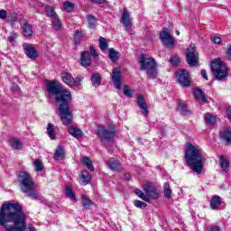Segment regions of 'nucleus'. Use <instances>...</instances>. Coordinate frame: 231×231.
I'll return each instance as SVG.
<instances>
[{"mask_svg": "<svg viewBox=\"0 0 231 231\" xmlns=\"http://www.w3.org/2000/svg\"><path fill=\"white\" fill-rule=\"evenodd\" d=\"M206 124H208V125H216V116L206 114Z\"/></svg>", "mask_w": 231, "mask_h": 231, "instance_id": "obj_40", "label": "nucleus"}, {"mask_svg": "<svg viewBox=\"0 0 231 231\" xmlns=\"http://www.w3.org/2000/svg\"><path fill=\"white\" fill-rule=\"evenodd\" d=\"M82 162L84 163V165H86L88 171H91V172L95 171V168L93 167V162H91V159H89V157H83Z\"/></svg>", "mask_w": 231, "mask_h": 231, "instance_id": "obj_35", "label": "nucleus"}, {"mask_svg": "<svg viewBox=\"0 0 231 231\" xmlns=\"http://www.w3.org/2000/svg\"><path fill=\"white\" fill-rule=\"evenodd\" d=\"M170 62L172 66H178V64H180V58H178V56H172Z\"/></svg>", "mask_w": 231, "mask_h": 231, "instance_id": "obj_46", "label": "nucleus"}, {"mask_svg": "<svg viewBox=\"0 0 231 231\" xmlns=\"http://www.w3.org/2000/svg\"><path fill=\"white\" fill-rule=\"evenodd\" d=\"M221 197L219 196H214L211 199V202H210V208H212V210H216V208H217V207H219L221 205Z\"/></svg>", "mask_w": 231, "mask_h": 231, "instance_id": "obj_28", "label": "nucleus"}, {"mask_svg": "<svg viewBox=\"0 0 231 231\" xmlns=\"http://www.w3.org/2000/svg\"><path fill=\"white\" fill-rule=\"evenodd\" d=\"M89 50H90V52L89 51H85L81 52L79 62L81 66H83V68H88L91 66L92 64L91 57L92 59H94V60H98L99 59L98 54L97 53V50H95L94 46H90Z\"/></svg>", "mask_w": 231, "mask_h": 231, "instance_id": "obj_7", "label": "nucleus"}, {"mask_svg": "<svg viewBox=\"0 0 231 231\" xmlns=\"http://www.w3.org/2000/svg\"><path fill=\"white\" fill-rule=\"evenodd\" d=\"M226 58L228 59V60H231V45L227 48Z\"/></svg>", "mask_w": 231, "mask_h": 231, "instance_id": "obj_54", "label": "nucleus"}, {"mask_svg": "<svg viewBox=\"0 0 231 231\" xmlns=\"http://www.w3.org/2000/svg\"><path fill=\"white\" fill-rule=\"evenodd\" d=\"M51 23L54 30L59 31L62 28V22H60L58 16L52 18Z\"/></svg>", "mask_w": 231, "mask_h": 231, "instance_id": "obj_36", "label": "nucleus"}, {"mask_svg": "<svg viewBox=\"0 0 231 231\" xmlns=\"http://www.w3.org/2000/svg\"><path fill=\"white\" fill-rule=\"evenodd\" d=\"M140 69L146 71L148 79H154L158 77V70L156 69V60L152 58H146L145 54H141L139 57Z\"/></svg>", "mask_w": 231, "mask_h": 231, "instance_id": "obj_5", "label": "nucleus"}, {"mask_svg": "<svg viewBox=\"0 0 231 231\" xmlns=\"http://www.w3.org/2000/svg\"><path fill=\"white\" fill-rule=\"evenodd\" d=\"M17 37V33H15V31L12 32V34L9 36L8 41L9 42H14Z\"/></svg>", "mask_w": 231, "mask_h": 231, "instance_id": "obj_48", "label": "nucleus"}, {"mask_svg": "<svg viewBox=\"0 0 231 231\" xmlns=\"http://www.w3.org/2000/svg\"><path fill=\"white\" fill-rule=\"evenodd\" d=\"M90 80H91L92 86H94V88H98V86H100V84H101L102 77H100V75L96 72V73L92 74Z\"/></svg>", "mask_w": 231, "mask_h": 231, "instance_id": "obj_26", "label": "nucleus"}, {"mask_svg": "<svg viewBox=\"0 0 231 231\" xmlns=\"http://www.w3.org/2000/svg\"><path fill=\"white\" fill-rule=\"evenodd\" d=\"M125 180H126V181H129V180H131V174L129 173L125 174Z\"/></svg>", "mask_w": 231, "mask_h": 231, "instance_id": "obj_59", "label": "nucleus"}, {"mask_svg": "<svg viewBox=\"0 0 231 231\" xmlns=\"http://www.w3.org/2000/svg\"><path fill=\"white\" fill-rule=\"evenodd\" d=\"M134 194H136V196H138V198H141V199H143V201H149V197H147L145 195V193L143 192L141 189H136L134 190Z\"/></svg>", "mask_w": 231, "mask_h": 231, "instance_id": "obj_42", "label": "nucleus"}, {"mask_svg": "<svg viewBox=\"0 0 231 231\" xmlns=\"http://www.w3.org/2000/svg\"><path fill=\"white\" fill-rule=\"evenodd\" d=\"M6 15L7 14L5 10L4 9L0 10V19H3V20L6 19Z\"/></svg>", "mask_w": 231, "mask_h": 231, "instance_id": "obj_52", "label": "nucleus"}, {"mask_svg": "<svg viewBox=\"0 0 231 231\" xmlns=\"http://www.w3.org/2000/svg\"><path fill=\"white\" fill-rule=\"evenodd\" d=\"M68 132L74 138H82V130H80L73 125L69 126Z\"/></svg>", "mask_w": 231, "mask_h": 231, "instance_id": "obj_22", "label": "nucleus"}, {"mask_svg": "<svg viewBox=\"0 0 231 231\" xmlns=\"http://www.w3.org/2000/svg\"><path fill=\"white\" fill-rule=\"evenodd\" d=\"M82 185H88L91 181V175L88 171H82L81 178Z\"/></svg>", "mask_w": 231, "mask_h": 231, "instance_id": "obj_32", "label": "nucleus"}, {"mask_svg": "<svg viewBox=\"0 0 231 231\" xmlns=\"http://www.w3.org/2000/svg\"><path fill=\"white\" fill-rule=\"evenodd\" d=\"M107 42L106 41V38L100 37L99 38V48L102 51L107 50Z\"/></svg>", "mask_w": 231, "mask_h": 231, "instance_id": "obj_43", "label": "nucleus"}, {"mask_svg": "<svg viewBox=\"0 0 231 231\" xmlns=\"http://www.w3.org/2000/svg\"><path fill=\"white\" fill-rule=\"evenodd\" d=\"M10 146L12 147V149H16V151H21V149H23V143L21 142V140L13 137L10 139Z\"/></svg>", "mask_w": 231, "mask_h": 231, "instance_id": "obj_25", "label": "nucleus"}, {"mask_svg": "<svg viewBox=\"0 0 231 231\" xmlns=\"http://www.w3.org/2000/svg\"><path fill=\"white\" fill-rule=\"evenodd\" d=\"M121 23L125 28H129V26H131V14H129V12L125 8L123 9Z\"/></svg>", "mask_w": 231, "mask_h": 231, "instance_id": "obj_18", "label": "nucleus"}, {"mask_svg": "<svg viewBox=\"0 0 231 231\" xmlns=\"http://www.w3.org/2000/svg\"><path fill=\"white\" fill-rule=\"evenodd\" d=\"M47 134L51 138V140H55L57 138L55 134V128L53 126V124L49 123L47 125Z\"/></svg>", "mask_w": 231, "mask_h": 231, "instance_id": "obj_30", "label": "nucleus"}, {"mask_svg": "<svg viewBox=\"0 0 231 231\" xmlns=\"http://www.w3.org/2000/svg\"><path fill=\"white\" fill-rule=\"evenodd\" d=\"M163 190L165 198H171V194H172V189H171V184H169V182L164 183Z\"/></svg>", "mask_w": 231, "mask_h": 231, "instance_id": "obj_38", "label": "nucleus"}, {"mask_svg": "<svg viewBox=\"0 0 231 231\" xmlns=\"http://www.w3.org/2000/svg\"><path fill=\"white\" fill-rule=\"evenodd\" d=\"M65 196H67L69 199H71V201H77V196L75 195V192H73V189L69 186L65 187Z\"/></svg>", "mask_w": 231, "mask_h": 231, "instance_id": "obj_27", "label": "nucleus"}, {"mask_svg": "<svg viewBox=\"0 0 231 231\" xmlns=\"http://www.w3.org/2000/svg\"><path fill=\"white\" fill-rule=\"evenodd\" d=\"M23 48L28 59H32V60H35V59L39 57V52L37 51V50H35V48H33L32 45H30L28 43H23Z\"/></svg>", "mask_w": 231, "mask_h": 231, "instance_id": "obj_12", "label": "nucleus"}, {"mask_svg": "<svg viewBox=\"0 0 231 231\" xmlns=\"http://www.w3.org/2000/svg\"><path fill=\"white\" fill-rule=\"evenodd\" d=\"M211 71L217 80H225L228 77V67L219 59L211 61Z\"/></svg>", "mask_w": 231, "mask_h": 231, "instance_id": "obj_6", "label": "nucleus"}, {"mask_svg": "<svg viewBox=\"0 0 231 231\" xmlns=\"http://www.w3.org/2000/svg\"><path fill=\"white\" fill-rule=\"evenodd\" d=\"M220 138L226 143V145H230L231 143V130L230 128H226L220 132Z\"/></svg>", "mask_w": 231, "mask_h": 231, "instance_id": "obj_20", "label": "nucleus"}, {"mask_svg": "<svg viewBox=\"0 0 231 231\" xmlns=\"http://www.w3.org/2000/svg\"><path fill=\"white\" fill-rule=\"evenodd\" d=\"M63 8L67 10V12H73V10H75V5L69 1H65L63 3Z\"/></svg>", "mask_w": 231, "mask_h": 231, "instance_id": "obj_41", "label": "nucleus"}, {"mask_svg": "<svg viewBox=\"0 0 231 231\" xmlns=\"http://www.w3.org/2000/svg\"><path fill=\"white\" fill-rule=\"evenodd\" d=\"M20 189L23 194H27L31 199H37L39 193L37 192V184L33 181V178L26 171H21L17 176Z\"/></svg>", "mask_w": 231, "mask_h": 231, "instance_id": "obj_4", "label": "nucleus"}, {"mask_svg": "<svg viewBox=\"0 0 231 231\" xmlns=\"http://www.w3.org/2000/svg\"><path fill=\"white\" fill-rule=\"evenodd\" d=\"M10 22L11 23H17V14L13 13L10 14Z\"/></svg>", "mask_w": 231, "mask_h": 231, "instance_id": "obj_49", "label": "nucleus"}, {"mask_svg": "<svg viewBox=\"0 0 231 231\" xmlns=\"http://www.w3.org/2000/svg\"><path fill=\"white\" fill-rule=\"evenodd\" d=\"M226 115H227L228 120H230V122H231V106L227 107Z\"/></svg>", "mask_w": 231, "mask_h": 231, "instance_id": "obj_55", "label": "nucleus"}, {"mask_svg": "<svg viewBox=\"0 0 231 231\" xmlns=\"http://www.w3.org/2000/svg\"><path fill=\"white\" fill-rule=\"evenodd\" d=\"M81 205L84 208H89L93 205V202L86 197V195H83L81 198Z\"/></svg>", "mask_w": 231, "mask_h": 231, "instance_id": "obj_33", "label": "nucleus"}, {"mask_svg": "<svg viewBox=\"0 0 231 231\" xmlns=\"http://www.w3.org/2000/svg\"><path fill=\"white\" fill-rule=\"evenodd\" d=\"M122 71L120 69H114L112 72V80L116 89H122Z\"/></svg>", "mask_w": 231, "mask_h": 231, "instance_id": "obj_13", "label": "nucleus"}, {"mask_svg": "<svg viewBox=\"0 0 231 231\" xmlns=\"http://www.w3.org/2000/svg\"><path fill=\"white\" fill-rule=\"evenodd\" d=\"M193 95L198 102H204L205 104L208 102V100L205 97V93H203V90H201V88H195Z\"/></svg>", "mask_w": 231, "mask_h": 231, "instance_id": "obj_19", "label": "nucleus"}, {"mask_svg": "<svg viewBox=\"0 0 231 231\" xmlns=\"http://www.w3.org/2000/svg\"><path fill=\"white\" fill-rule=\"evenodd\" d=\"M220 167L224 171V172H228V167H230V161L226 159L224 155L219 157Z\"/></svg>", "mask_w": 231, "mask_h": 231, "instance_id": "obj_24", "label": "nucleus"}, {"mask_svg": "<svg viewBox=\"0 0 231 231\" xmlns=\"http://www.w3.org/2000/svg\"><path fill=\"white\" fill-rule=\"evenodd\" d=\"M212 42H214V44H219L221 42V38L215 36L213 38H211Z\"/></svg>", "mask_w": 231, "mask_h": 231, "instance_id": "obj_50", "label": "nucleus"}, {"mask_svg": "<svg viewBox=\"0 0 231 231\" xmlns=\"http://www.w3.org/2000/svg\"><path fill=\"white\" fill-rule=\"evenodd\" d=\"M82 37H84V33L82 32V31H76V33L74 35V39L75 41H80V39H82Z\"/></svg>", "mask_w": 231, "mask_h": 231, "instance_id": "obj_47", "label": "nucleus"}, {"mask_svg": "<svg viewBox=\"0 0 231 231\" xmlns=\"http://www.w3.org/2000/svg\"><path fill=\"white\" fill-rule=\"evenodd\" d=\"M0 66H1V62H0Z\"/></svg>", "mask_w": 231, "mask_h": 231, "instance_id": "obj_62", "label": "nucleus"}, {"mask_svg": "<svg viewBox=\"0 0 231 231\" xmlns=\"http://www.w3.org/2000/svg\"><path fill=\"white\" fill-rule=\"evenodd\" d=\"M92 3H97V5H102L106 3V0H91Z\"/></svg>", "mask_w": 231, "mask_h": 231, "instance_id": "obj_58", "label": "nucleus"}, {"mask_svg": "<svg viewBox=\"0 0 231 231\" xmlns=\"http://www.w3.org/2000/svg\"><path fill=\"white\" fill-rule=\"evenodd\" d=\"M137 106L142 109V115H143V116L149 115V107L147 106V103H145V97H143V96L137 97Z\"/></svg>", "mask_w": 231, "mask_h": 231, "instance_id": "obj_14", "label": "nucleus"}, {"mask_svg": "<svg viewBox=\"0 0 231 231\" xmlns=\"http://www.w3.org/2000/svg\"><path fill=\"white\" fill-rule=\"evenodd\" d=\"M185 158L187 165L192 169L193 172L197 174L203 172L205 156H203V152L199 146L188 143L185 150Z\"/></svg>", "mask_w": 231, "mask_h": 231, "instance_id": "obj_3", "label": "nucleus"}, {"mask_svg": "<svg viewBox=\"0 0 231 231\" xmlns=\"http://www.w3.org/2000/svg\"><path fill=\"white\" fill-rule=\"evenodd\" d=\"M0 226L6 231H24L26 215L19 203L7 202L0 208Z\"/></svg>", "mask_w": 231, "mask_h": 231, "instance_id": "obj_2", "label": "nucleus"}, {"mask_svg": "<svg viewBox=\"0 0 231 231\" xmlns=\"http://www.w3.org/2000/svg\"><path fill=\"white\" fill-rule=\"evenodd\" d=\"M87 21L88 23L89 28H93L97 24V18H95L93 14H88Z\"/></svg>", "mask_w": 231, "mask_h": 231, "instance_id": "obj_39", "label": "nucleus"}, {"mask_svg": "<svg viewBox=\"0 0 231 231\" xmlns=\"http://www.w3.org/2000/svg\"><path fill=\"white\" fill-rule=\"evenodd\" d=\"M200 75L203 79H205V80H208V76L207 75V70L205 69H201L200 70Z\"/></svg>", "mask_w": 231, "mask_h": 231, "instance_id": "obj_51", "label": "nucleus"}, {"mask_svg": "<svg viewBox=\"0 0 231 231\" xmlns=\"http://www.w3.org/2000/svg\"><path fill=\"white\" fill-rule=\"evenodd\" d=\"M176 34H177V35H180V31H176Z\"/></svg>", "mask_w": 231, "mask_h": 231, "instance_id": "obj_61", "label": "nucleus"}, {"mask_svg": "<svg viewBox=\"0 0 231 231\" xmlns=\"http://www.w3.org/2000/svg\"><path fill=\"white\" fill-rule=\"evenodd\" d=\"M109 59L112 62H116L118 60V51H115V49L110 48L108 50Z\"/></svg>", "mask_w": 231, "mask_h": 231, "instance_id": "obj_34", "label": "nucleus"}, {"mask_svg": "<svg viewBox=\"0 0 231 231\" xmlns=\"http://www.w3.org/2000/svg\"><path fill=\"white\" fill-rule=\"evenodd\" d=\"M160 39L166 48H171L176 44V40L169 33V32L163 30L160 34Z\"/></svg>", "mask_w": 231, "mask_h": 231, "instance_id": "obj_11", "label": "nucleus"}, {"mask_svg": "<svg viewBox=\"0 0 231 231\" xmlns=\"http://www.w3.org/2000/svg\"><path fill=\"white\" fill-rule=\"evenodd\" d=\"M46 90L50 98L55 95V102L58 106L59 116L63 125H69L73 122V108L70 102H73L71 92L65 89L58 81L47 82Z\"/></svg>", "mask_w": 231, "mask_h": 231, "instance_id": "obj_1", "label": "nucleus"}, {"mask_svg": "<svg viewBox=\"0 0 231 231\" xmlns=\"http://www.w3.org/2000/svg\"><path fill=\"white\" fill-rule=\"evenodd\" d=\"M81 82H82V78L77 77L76 79H74L73 84H76V86H80Z\"/></svg>", "mask_w": 231, "mask_h": 231, "instance_id": "obj_53", "label": "nucleus"}, {"mask_svg": "<svg viewBox=\"0 0 231 231\" xmlns=\"http://www.w3.org/2000/svg\"><path fill=\"white\" fill-rule=\"evenodd\" d=\"M143 189L146 192L147 198H152L153 199L158 198V192H156V189L151 183L145 184Z\"/></svg>", "mask_w": 231, "mask_h": 231, "instance_id": "obj_16", "label": "nucleus"}, {"mask_svg": "<svg viewBox=\"0 0 231 231\" xmlns=\"http://www.w3.org/2000/svg\"><path fill=\"white\" fill-rule=\"evenodd\" d=\"M124 96L127 97L128 98H131V97H133V91L131 90V88H129V86L124 87Z\"/></svg>", "mask_w": 231, "mask_h": 231, "instance_id": "obj_45", "label": "nucleus"}, {"mask_svg": "<svg viewBox=\"0 0 231 231\" xmlns=\"http://www.w3.org/2000/svg\"><path fill=\"white\" fill-rule=\"evenodd\" d=\"M177 82L180 84V86H184L185 88H189L190 86V76L189 72L185 69H180L176 72Z\"/></svg>", "mask_w": 231, "mask_h": 231, "instance_id": "obj_10", "label": "nucleus"}, {"mask_svg": "<svg viewBox=\"0 0 231 231\" xmlns=\"http://www.w3.org/2000/svg\"><path fill=\"white\" fill-rule=\"evenodd\" d=\"M45 14L47 17H51L52 19L58 17L57 13L55 12V8L51 5L45 6Z\"/></svg>", "mask_w": 231, "mask_h": 231, "instance_id": "obj_29", "label": "nucleus"}, {"mask_svg": "<svg viewBox=\"0 0 231 231\" xmlns=\"http://www.w3.org/2000/svg\"><path fill=\"white\" fill-rule=\"evenodd\" d=\"M53 158L57 162H62V160H64V158H66V150L64 149V147L62 145L57 146Z\"/></svg>", "mask_w": 231, "mask_h": 231, "instance_id": "obj_17", "label": "nucleus"}, {"mask_svg": "<svg viewBox=\"0 0 231 231\" xmlns=\"http://www.w3.org/2000/svg\"><path fill=\"white\" fill-rule=\"evenodd\" d=\"M186 60L189 66H198V62H199V53L196 51V45L190 44L187 49Z\"/></svg>", "mask_w": 231, "mask_h": 231, "instance_id": "obj_9", "label": "nucleus"}, {"mask_svg": "<svg viewBox=\"0 0 231 231\" xmlns=\"http://www.w3.org/2000/svg\"><path fill=\"white\" fill-rule=\"evenodd\" d=\"M177 106L178 111H180V115H192V112L187 108V105L183 101L179 100L177 102Z\"/></svg>", "mask_w": 231, "mask_h": 231, "instance_id": "obj_21", "label": "nucleus"}, {"mask_svg": "<svg viewBox=\"0 0 231 231\" xmlns=\"http://www.w3.org/2000/svg\"><path fill=\"white\" fill-rule=\"evenodd\" d=\"M210 231H221V227H219L217 226H211Z\"/></svg>", "mask_w": 231, "mask_h": 231, "instance_id": "obj_57", "label": "nucleus"}, {"mask_svg": "<svg viewBox=\"0 0 231 231\" xmlns=\"http://www.w3.org/2000/svg\"><path fill=\"white\" fill-rule=\"evenodd\" d=\"M106 163L108 169H110V171H114V172H120V171H122V163L115 158H110Z\"/></svg>", "mask_w": 231, "mask_h": 231, "instance_id": "obj_15", "label": "nucleus"}, {"mask_svg": "<svg viewBox=\"0 0 231 231\" xmlns=\"http://www.w3.org/2000/svg\"><path fill=\"white\" fill-rule=\"evenodd\" d=\"M23 34L24 37H32L33 33V30L32 29V26L28 23H24L23 26Z\"/></svg>", "mask_w": 231, "mask_h": 231, "instance_id": "obj_31", "label": "nucleus"}, {"mask_svg": "<svg viewBox=\"0 0 231 231\" xmlns=\"http://www.w3.org/2000/svg\"><path fill=\"white\" fill-rule=\"evenodd\" d=\"M33 165L35 167V171L36 172H42V171L44 170V166L42 165V162L39 159H37L33 162Z\"/></svg>", "mask_w": 231, "mask_h": 231, "instance_id": "obj_37", "label": "nucleus"}, {"mask_svg": "<svg viewBox=\"0 0 231 231\" xmlns=\"http://www.w3.org/2000/svg\"><path fill=\"white\" fill-rule=\"evenodd\" d=\"M28 228H29V231H35V227H33V226L32 225H29Z\"/></svg>", "mask_w": 231, "mask_h": 231, "instance_id": "obj_60", "label": "nucleus"}, {"mask_svg": "<svg viewBox=\"0 0 231 231\" xmlns=\"http://www.w3.org/2000/svg\"><path fill=\"white\" fill-rule=\"evenodd\" d=\"M13 91H21V88H19V85L14 84L13 85Z\"/></svg>", "mask_w": 231, "mask_h": 231, "instance_id": "obj_56", "label": "nucleus"}, {"mask_svg": "<svg viewBox=\"0 0 231 231\" xmlns=\"http://www.w3.org/2000/svg\"><path fill=\"white\" fill-rule=\"evenodd\" d=\"M134 205L136 207V208H145V207H147V203L142 200H134Z\"/></svg>", "mask_w": 231, "mask_h": 231, "instance_id": "obj_44", "label": "nucleus"}, {"mask_svg": "<svg viewBox=\"0 0 231 231\" xmlns=\"http://www.w3.org/2000/svg\"><path fill=\"white\" fill-rule=\"evenodd\" d=\"M62 81L68 86H73V82H75V79L71 76V74L68 72L61 73Z\"/></svg>", "mask_w": 231, "mask_h": 231, "instance_id": "obj_23", "label": "nucleus"}, {"mask_svg": "<svg viewBox=\"0 0 231 231\" xmlns=\"http://www.w3.org/2000/svg\"><path fill=\"white\" fill-rule=\"evenodd\" d=\"M97 134L98 138H100L101 142H104V140H106V142H111V140H113L116 134V128H115L113 125L106 128L100 126L97 128Z\"/></svg>", "mask_w": 231, "mask_h": 231, "instance_id": "obj_8", "label": "nucleus"}]
</instances>
